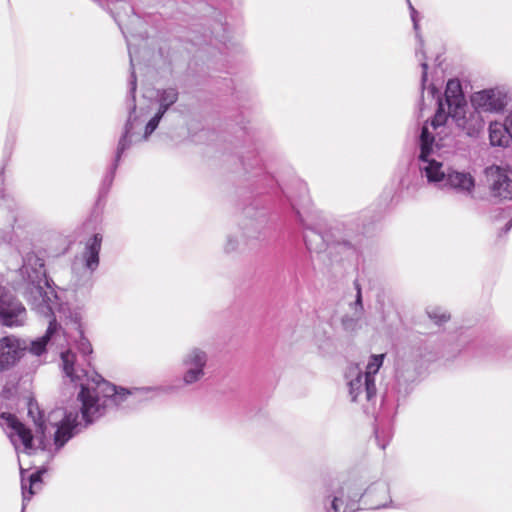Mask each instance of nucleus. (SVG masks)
I'll return each mask as SVG.
<instances>
[{
  "label": "nucleus",
  "instance_id": "nucleus-4",
  "mask_svg": "<svg viewBox=\"0 0 512 512\" xmlns=\"http://www.w3.org/2000/svg\"><path fill=\"white\" fill-rule=\"evenodd\" d=\"M20 273L24 281L22 295L36 313L50 317L58 311L65 314V308L59 304L58 296L46 277L44 260L36 253H27L23 259Z\"/></svg>",
  "mask_w": 512,
  "mask_h": 512
},
{
  "label": "nucleus",
  "instance_id": "nucleus-32",
  "mask_svg": "<svg viewBox=\"0 0 512 512\" xmlns=\"http://www.w3.org/2000/svg\"><path fill=\"white\" fill-rule=\"evenodd\" d=\"M512 228V218L509 220V222L506 224V231L510 230Z\"/></svg>",
  "mask_w": 512,
  "mask_h": 512
},
{
  "label": "nucleus",
  "instance_id": "nucleus-37",
  "mask_svg": "<svg viewBox=\"0 0 512 512\" xmlns=\"http://www.w3.org/2000/svg\"><path fill=\"white\" fill-rule=\"evenodd\" d=\"M246 161H247V158H243V163H244V165H248V164L246 163Z\"/></svg>",
  "mask_w": 512,
  "mask_h": 512
},
{
  "label": "nucleus",
  "instance_id": "nucleus-34",
  "mask_svg": "<svg viewBox=\"0 0 512 512\" xmlns=\"http://www.w3.org/2000/svg\"><path fill=\"white\" fill-rule=\"evenodd\" d=\"M386 507V503L377 504L374 508Z\"/></svg>",
  "mask_w": 512,
  "mask_h": 512
},
{
  "label": "nucleus",
  "instance_id": "nucleus-16",
  "mask_svg": "<svg viewBox=\"0 0 512 512\" xmlns=\"http://www.w3.org/2000/svg\"><path fill=\"white\" fill-rule=\"evenodd\" d=\"M356 297L353 302L349 303L351 314H344L340 317V325L343 331L347 333H355L361 328V319L364 314L362 302V291L358 281L354 282Z\"/></svg>",
  "mask_w": 512,
  "mask_h": 512
},
{
  "label": "nucleus",
  "instance_id": "nucleus-10",
  "mask_svg": "<svg viewBox=\"0 0 512 512\" xmlns=\"http://www.w3.org/2000/svg\"><path fill=\"white\" fill-rule=\"evenodd\" d=\"M27 311L23 304L0 286V322L7 327L24 325Z\"/></svg>",
  "mask_w": 512,
  "mask_h": 512
},
{
  "label": "nucleus",
  "instance_id": "nucleus-20",
  "mask_svg": "<svg viewBox=\"0 0 512 512\" xmlns=\"http://www.w3.org/2000/svg\"><path fill=\"white\" fill-rule=\"evenodd\" d=\"M489 139L493 146H508L512 136L507 126V118L504 123L491 122L489 125Z\"/></svg>",
  "mask_w": 512,
  "mask_h": 512
},
{
  "label": "nucleus",
  "instance_id": "nucleus-14",
  "mask_svg": "<svg viewBox=\"0 0 512 512\" xmlns=\"http://www.w3.org/2000/svg\"><path fill=\"white\" fill-rule=\"evenodd\" d=\"M28 343L14 336L0 339V372L14 366L27 352Z\"/></svg>",
  "mask_w": 512,
  "mask_h": 512
},
{
  "label": "nucleus",
  "instance_id": "nucleus-19",
  "mask_svg": "<svg viewBox=\"0 0 512 512\" xmlns=\"http://www.w3.org/2000/svg\"><path fill=\"white\" fill-rule=\"evenodd\" d=\"M48 318H49V325L46 330V333L42 337L31 341L30 345H28L27 351L34 356H41L46 352V346H47L48 342L50 341L52 335L58 329V324L55 319V314Z\"/></svg>",
  "mask_w": 512,
  "mask_h": 512
},
{
  "label": "nucleus",
  "instance_id": "nucleus-9",
  "mask_svg": "<svg viewBox=\"0 0 512 512\" xmlns=\"http://www.w3.org/2000/svg\"><path fill=\"white\" fill-rule=\"evenodd\" d=\"M347 385L351 401L363 403L371 402L376 397L375 380H370L363 375L358 365H351L346 372Z\"/></svg>",
  "mask_w": 512,
  "mask_h": 512
},
{
  "label": "nucleus",
  "instance_id": "nucleus-18",
  "mask_svg": "<svg viewBox=\"0 0 512 512\" xmlns=\"http://www.w3.org/2000/svg\"><path fill=\"white\" fill-rule=\"evenodd\" d=\"M445 105L449 109V114L453 110H458L467 105L461 84L458 80L451 79L447 82L445 89Z\"/></svg>",
  "mask_w": 512,
  "mask_h": 512
},
{
  "label": "nucleus",
  "instance_id": "nucleus-28",
  "mask_svg": "<svg viewBox=\"0 0 512 512\" xmlns=\"http://www.w3.org/2000/svg\"><path fill=\"white\" fill-rule=\"evenodd\" d=\"M240 244H243L240 233L239 236L229 234L223 248L226 253H232L239 248Z\"/></svg>",
  "mask_w": 512,
  "mask_h": 512
},
{
  "label": "nucleus",
  "instance_id": "nucleus-24",
  "mask_svg": "<svg viewBox=\"0 0 512 512\" xmlns=\"http://www.w3.org/2000/svg\"><path fill=\"white\" fill-rule=\"evenodd\" d=\"M384 357V354L372 355L366 365L365 371H363V375L367 376L370 380H375V375L382 366Z\"/></svg>",
  "mask_w": 512,
  "mask_h": 512
},
{
  "label": "nucleus",
  "instance_id": "nucleus-11",
  "mask_svg": "<svg viewBox=\"0 0 512 512\" xmlns=\"http://www.w3.org/2000/svg\"><path fill=\"white\" fill-rule=\"evenodd\" d=\"M0 425L4 428H9L11 431L8 436L18 451L19 443L23 446L25 453L31 454L34 450L33 447V435L31 431L25 427L13 414L8 412H2L0 414Z\"/></svg>",
  "mask_w": 512,
  "mask_h": 512
},
{
  "label": "nucleus",
  "instance_id": "nucleus-33",
  "mask_svg": "<svg viewBox=\"0 0 512 512\" xmlns=\"http://www.w3.org/2000/svg\"><path fill=\"white\" fill-rule=\"evenodd\" d=\"M2 240L3 241H8L10 240V235L8 233H6L3 237H2Z\"/></svg>",
  "mask_w": 512,
  "mask_h": 512
},
{
  "label": "nucleus",
  "instance_id": "nucleus-30",
  "mask_svg": "<svg viewBox=\"0 0 512 512\" xmlns=\"http://www.w3.org/2000/svg\"><path fill=\"white\" fill-rule=\"evenodd\" d=\"M427 90H428V94L431 95L432 98H435L436 93H437L436 87L434 85H430Z\"/></svg>",
  "mask_w": 512,
  "mask_h": 512
},
{
  "label": "nucleus",
  "instance_id": "nucleus-8",
  "mask_svg": "<svg viewBox=\"0 0 512 512\" xmlns=\"http://www.w3.org/2000/svg\"><path fill=\"white\" fill-rule=\"evenodd\" d=\"M208 353L200 347L189 348L181 358L183 386L191 387L204 380L208 366Z\"/></svg>",
  "mask_w": 512,
  "mask_h": 512
},
{
  "label": "nucleus",
  "instance_id": "nucleus-35",
  "mask_svg": "<svg viewBox=\"0 0 512 512\" xmlns=\"http://www.w3.org/2000/svg\"><path fill=\"white\" fill-rule=\"evenodd\" d=\"M397 376H398V377H402V376H403V375L401 374V368H400V367H398V368H397Z\"/></svg>",
  "mask_w": 512,
  "mask_h": 512
},
{
  "label": "nucleus",
  "instance_id": "nucleus-31",
  "mask_svg": "<svg viewBox=\"0 0 512 512\" xmlns=\"http://www.w3.org/2000/svg\"><path fill=\"white\" fill-rule=\"evenodd\" d=\"M15 220H16L15 215H14V214H12V215L10 216V219H9V228H12V227H13V224H14Z\"/></svg>",
  "mask_w": 512,
  "mask_h": 512
},
{
  "label": "nucleus",
  "instance_id": "nucleus-15",
  "mask_svg": "<svg viewBox=\"0 0 512 512\" xmlns=\"http://www.w3.org/2000/svg\"><path fill=\"white\" fill-rule=\"evenodd\" d=\"M471 103L480 112H499L506 105V95L499 89H485L474 93Z\"/></svg>",
  "mask_w": 512,
  "mask_h": 512
},
{
  "label": "nucleus",
  "instance_id": "nucleus-22",
  "mask_svg": "<svg viewBox=\"0 0 512 512\" xmlns=\"http://www.w3.org/2000/svg\"><path fill=\"white\" fill-rule=\"evenodd\" d=\"M70 318V321L71 323L75 326V329L77 330L78 334H79V341L77 343V348L78 350L84 355V356H88L92 353V345L91 343L88 341V339H86L83 335V331L81 330V325H80V321H81V313L79 311H75V312H70V315L68 316Z\"/></svg>",
  "mask_w": 512,
  "mask_h": 512
},
{
  "label": "nucleus",
  "instance_id": "nucleus-27",
  "mask_svg": "<svg viewBox=\"0 0 512 512\" xmlns=\"http://www.w3.org/2000/svg\"><path fill=\"white\" fill-rule=\"evenodd\" d=\"M427 314L429 318L438 325H441L450 319V315L447 311L438 307L427 310Z\"/></svg>",
  "mask_w": 512,
  "mask_h": 512
},
{
  "label": "nucleus",
  "instance_id": "nucleus-7",
  "mask_svg": "<svg viewBox=\"0 0 512 512\" xmlns=\"http://www.w3.org/2000/svg\"><path fill=\"white\" fill-rule=\"evenodd\" d=\"M102 239V235L99 233L88 239L81 256L76 258L73 263L72 277L67 289L78 292L91 288L93 273L97 270L100 262Z\"/></svg>",
  "mask_w": 512,
  "mask_h": 512
},
{
  "label": "nucleus",
  "instance_id": "nucleus-17",
  "mask_svg": "<svg viewBox=\"0 0 512 512\" xmlns=\"http://www.w3.org/2000/svg\"><path fill=\"white\" fill-rule=\"evenodd\" d=\"M266 220L264 217L245 218L239 224V233L241 234L244 245H251L261 240Z\"/></svg>",
  "mask_w": 512,
  "mask_h": 512
},
{
  "label": "nucleus",
  "instance_id": "nucleus-36",
  "mask_svg": "<svg viewBox=\"0 0 512 512\" xmlns=\"http://www.w3.org/2000/svg\"><path fill=\"white\" fill-rule=\"evenodd\" d=\"M379 446H380L382 449H385V446H386V445H385V444H380V443H379Z\"/></svg>",
  "mask_w": 512,
  "mask_h": 512
},
{
  "label": "nucleus",
  "instance_id": "nucleus-13",
  "mask_svg": "<svg viewBox=\"0 0 512 512\" xmlns=\"http://www.w3.org/2000/svg\"><path fill=\"white\" fill-rule=\"evenodd\" d=\"M451 121L468 136H477L484 128V119L481 112L475 107L469 109L464 106L450 113Z\"/></svg>",
  "mask_w": 512,
  "mask_h": 512
},
{
  "label": "nucleus",
  "instance_id": "nucleus-5",
  "mask_svg": "<svg viewBox=\"0 0 512 512\" xmlns=\"http://www.w3.org/2000/svg\"><path fill=\"white\" fill-rule=\"evenodd\" d=\"M298 219L304 228V241L310 252L320 254L327 249L330 253H343L346 256L356 252V235L352 232H342L339 228H333L329 234L323 235L319 224L315 222V216L310 212H304L292 203Z\"/></svg>",
  "mask_w": 512,
  "mask_h": 512
},
{
  "label": "nucleus",
  "instance_id": "nucleus-1",
  "mask_svg": "<svg viewBox=\"0 0 512 512\" xmlns=\"http://www.w3.org/2000/svg\"><path fill=\"white\" fill-rule=\"evenodd\" d=\"M62 368L65 376L80 387L77 402L78 407L56 408L52 410L47 420L43 419L37 405L29 404L28 415L36 426V437L42 449L46 448L49 427L55 429L53 434L56 449H61L81 427L92 424L103 416L108 409L126 408L138 402L148 400L157 391L154 387H134L126 389L117 387L102 378L94 370H86L75 365L76 355L70 351L61 353Z\"/></svg>",
  "mask_w": 512,
  "mask_h": 512
},
{
  "label": "nucleus",
  "instance_id": "nucleus-23",
  "mask_svg": "<svg viewBox=\"0 0 512 512\" xmlns=\"http://www.w3.org/2000/svg\"><path fill=\"white\" fill-rule=\"evenodd\" d=\"M445 106L446 105L441 100H438V109L431 121V126L434 130L446 125L449 120L451 121L449 109L447 108L446 110Z\"/></svg>",
  "mask_w": 512,
  "mask_h": 512
},
{
  "label": "nucleus",
  "instance_id": "nucleus-2",
  "mask_svg": "<svg viewBox=\"0 0 512 512\" xmlns=\"http://www.w3.org/2000/svg\"><path fill=\"white\" fill-rule=\"evenodd\" d=\"M119 8L123 12L115 11L118 9L117 6L115 7H109V11L112 14L113 18L117 22L119 28L121 29L128 46V52L130 57V66H131V77L129 81V99H128V106H129V117L125 124L124 133L121 136L117 150L116 155L114 159V163L112 165L111 171L109 174L105 177L104 182L110 185L114 178L115 170L118 166V163L120 161V158L122 154L129 149L133 144H136L141 141H145L148 139V137L157 129L161 119L165 115V113L169 110L170 107H172L179 98V92L174 87H168L165 89H160L157 91L156 94V103L158 104V110L155 113V115L147 122L144 133L140 134L136 131L137 128V119L135 116H133V113L136 110V103H135V92L137 88V79L136 74L134 71L135 67V58L137 50L134 47V44L132 43V38H134V35L131 33V26L137 25L140 23V19L136 14L134 13L133 7L125 2L120 1L119 2Z\"/></svg>",
  "mask_w": 512,
  "mask_h": 512
},
{
  "label": "nucleus",
  "instance_id": "nucleus-29",
  "mask_svg": "<svg viewBox=\"0 0 512 512\" xmlns=\"http://www.w3.org/2000/svg\"><path fill=\"white\" fill-rule=\"evenodd\" d=\"M408 3H409V8H410V12H411V19L413 21V26H414V29L417 31L418 30V21L416 19V16H417V11L415 10V8L412 6V4L410 3L409 0H407Z\"/></svg>",
  "mask_w": 512,
  "mask_h": 512
},
{
  "label": "nucleus",
  "instance_id": "nucleus-12",
  "mask_svg": "<svg viewBox=\"0 0 512 512\" xmlns=\"http://www.w3.org/2000/svg\"><path fill=\"white\" fill-rule=\"evenodd\" d=\"M485 176L491 196L504 200L512 199V178L506 170L492 165L485 169Z\"/></svg>",
  "mask_w": 512,
  "mask_h": 512
},
{
  "label": "nucleus",
  "instance_id": "nucleus-6",
  "mask_svg": "<svg viewBox=\"0 0 512 512\" xmlns=\"http://www.w3.org/2000/svg\"><path fill=\"white\" fill-rule=\"evenodd\" d=\"M374 491H380L386 495L388 486L384 482H377L364 491L356 481H346L336 490L327 493L323 501V509L325 512H355L359 509L360 499Z\"/></svg>",
  "mask_w": 512,
  "mask_h": 512
},
{
  "label": "nucleus",
  "instance_id": "nucleus-21",
  "mask_svg": "<svg viewBox=\"0 0 512 512\" xmlns=\"http://www.w3.org/2000/svg\"><path fill=\"white\" fill-rule=\"evenodd\" d=\"M21 470V488L23 496V509H25L26 502L35 494L34 488H37L42 483L43 471L38 470L29 475L28 479L25 478V470L20 467Z\"/></svg>",
  "mask_w": 512,
  "mask_h": 512
},
{
  "label": "nucleus",
  "instance_id": "nucleus-3",
  "mask_svg": "<svg viewBox=\"0 0 512 512\" xmlns=\"http://www.w3.org/2000/svg\"><path fill=\"white\" fill-rule=\"evenodd\" d=\"M418 147L417 166L421 176L426 178L429 184L465 196L474 193L475 179L471 173L444 166L440 159L439 147L435 144L434 136L427 125L421 129Z\"/></svg>",
  "mask_w": 512,
  "mask_h": 512
},
{
  "label": "nucleus",
  "instance_id": "nucleus-25",
  "mask_svg": "<svg viewBox=\"0 0 512 512\" xmlns=\"http://www.w3.org/2000/svg\"><path fill=\"white\" fill-rule=\"evenodd\" d=\"M384 357V354L372 355L366 365L365 371H363V375L367 376L370 380H375V375L382 366Z\"/></svg>",
  "mask_w": 512,
  "mask_h": 512
},
{
  "label": "nucleus",
  "instance_id": "nucleus-26",
  "mask_svg": "<svg viewBox=\"0 0 512 512\" xmlns=\"http://www.w3.org/2000/svg\"><path fill=\"white\" fill-rule=\"evenodd\" d=\"M417 37L419 39V47L416 50V57L419 59V61H421V89L423 92L426 89L428 64L426 62L425 53L423 51V40L419 35H417Z\"/></svg>",
  "mask_w": 512,
  "mask_h": 512
}]
</instances>
